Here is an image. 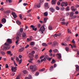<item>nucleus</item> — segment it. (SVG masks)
Masks as SVG:
<instances>
[{"label": "nucleus", "mask_w": 79, "mask_h": 79, "mask_svg": "<svg viewBox=\"0 0 79 79\" xmlns=\"http://www.w3.org/2000/svg\"><path fill=\"white\" fill-rule=\"evenodd\" d=\"M30 69L32 70V72H35V71L37 69V66L35 65H31L30 67Z\"/></svg>", "instance_id": "f257e3e1"}, {"label": "nucleus", "mask_w": 79, "mask_h": 79, "mask_svg": "<svg viewBox=\"0 0 79 79\" xmlns=\"http://www.w3.org/2000/svg\"><path fill=\"white\" fill-rule=\"evenodd\" d=\"M27 3H24L23 4V6H27Z\"/></svg>", "instance_id": "13d9d810"}, {"label": "nucleus", "mask_w": 79, "mask_h": 79, "mask_svg": "<svg viewBox=\"0 0 79 79\" xmlns=\"http://www.w3.org/2000/svg\"><path fill=\"white\" fill-rule=\"evenodd\" d=\"M56 10H60V7L58 6H56Z\"/></svg>", "instance_id": "72a5a7b5"}, {"label": "nucleus", "mask_w": 79, "mask_h": 79, "mask_svg": "<svg viewBox=\"0 0 79 79\" xmlns=\"http://www.w3.org/2000/svg\"><path fill=\"white\" fill-rule=\"evenodd\" d=\"M35 58H36V59H37V58H38V55H36L35 56Z\"/></svg>", "instance_id": "0e129e2a"}, {"label": "nucleus", "mask_w": 79, "mask_h": 79, "mask_svg": "<svg viewBox=\"0 0 79 79\" xmlns=\"http://www.w3.org/2000/svg\"><path fill=\"white\" fill-rule=\"evenodd\" d=\"M53 67L52 66L51 67H50V70L51 71H52L53 70Z\"/></svg>", "instance_id": "79ce46f5"}, {"label": "nucleus", "mask_w": 79, "mask_h": 79, "mask_svg": "<svg viewBox=\"0 0 79 79\" xmlns=\"http://www.w3.org/2000/svg\"><path fill=\"white\" fill-rule=\"evenodd\" d=\"M53 52L55 53H56L58 52L57 49H55L53 50Z\"/></svg>", "instance_id": "ea45409f"}, {"label": "nucleus", "mask_w": 79, "mask_h": 79, "mask_svg": "<svg viewBox=\"0 0 79 79\" xmlns=\"http://www.w3.org/2000/svg\"><path fill=\"white\" fill-rule=\"evenodd\" d=\"M17 69V67H15L14 68V67H12L11 68V70L13 72H16V69Z\"/></svg>", "instance_id": "6e6552de"}, {"label": "nucleus", "mask_w": 79, "mask_h": 79, "mask_svg": "<svg viewBox=\"0 0 79 79\" xmlns=\"http://www.w3.org/2000/svg\"><path fill=\"white\" fill-rule=\"evenodd\" d=\"M45 29L44 27V26H42L40 28V33L43 35H44V31Z\"/></svg>", "instance_id": "7ed1b4c3"}, {"label": "nucleus", "mask_w": 79, "mask_h": 79, "mask_svg": "<svg viewBox=\"0 0 79 79\" xmlns=\"http://www.w3.org/2000/svg\"><path fill=\"white\" fill-rule=\"evenodd\" d=\"M23 72L24 74H26L27 73V71L26 70L23 71Z\"/></svg>", "instance_id": "6ab92c4d"}, {"label": "nucleus", "mask_w": 79, "mask_h": 79, "mask_svg": "<svg viewBox=\"0 0 79 79\" xmlns=\"http://www.w3.org/2000/svg\"><path fill=\"white\" fill-rule=\"evenodd\" d=\"M72 43H73L74 44H75V41H74V39L72 40Z\"/></svg>", "instance_id": "e2e57ef3"}, {"label": "nucleus", "mask_w": 79, "mask_h": 79, "mask_svg": "<svg viewBox=\"0 0 79 79\" xmlns=\"http://www.w3.org/2000/svg\"><path fill=\"white\" fill-rule=\"evenodd\" d=\"M5 46H4L3 48L4 50H9L11 47L10 45H5Z\"/></svg>", "instance_id": "20e7f679"}, {"label": "nucleus", "mask_w": 79, "mask_h": 79, "mask_svg": "<svg viewBox=\"0 0 79 79\" xmlns=\"http://www.w3.org/2000/svg\"><path fill=\"white\" fill-rule=\"evenodd\" d=\"M33 49H34V50H37L38 51V49H37V48H36V47H34L33 48Z\"/></svg>", "instance_id": "3c124183"}, {"label": "nucleus", "mask_w": 79, "mask_h": 79, "mask_svg": "<svg viewBox=\"0 0 79 79\" xmlns=\"http://www.w3.org/2000/svg\"><path fill=\"white\" fill-rule=\"evenodd\" d=\"M20 31L21 32V33H22V32H23V28H21V29H20Z\"/></svg>", "instance_id": "7c9ffc66"}, {"label": "nucleus", "mask_w": 79, "mask_h": 79, "mask_svg": "<svg viewBox=\"0 0 79 79\" xmlns=\"http://www.w3.org/2000/svg\"><path fill=\"white\" fill-rule=\"evenodd\" d=\"M50 10L53 13L55 11V9L52 7H51L49 8Z\"/></svg>", "instance_id": "f8f14e48"}, {"label": "nucleus", "mask_w": 79, "mask_h": 79, "mask_svg": "<svg viewBox=\"0 0 79 79\" xmlns=\"http://www.w3.org/2000/svg\"><path fill=\"white\" fill-rule=\"evenodd\" d=\"M64 7H62L61 8V10H64Z\"/></svg>", "instance_id": "774afa93"}, {"label": "nucleus", "mask_w": 79, "mask_h": 79, "mask_svg": "<svg viewBox=\"0 0 79 79\" xmlns=\"http://www.w3.org/2000/svg\"><path fill=\"white\" fill-rule=\"evenodd\" d=\"M76 70L77 71L79 70V66L78 65H76Z\"/></svg>", "instance_id": "aec40b11"}, {"label": "nucleus", "mask_w": 79, "mask_h": 79, "mask_svg": "<svg viewBox=\"0 0 79 79\" xmlns=\"http://www.w3.org/2000/svg\"><path fill=\"white\" fill-rule=\"evenodd\" d=\"M70 16L71 17H72V16H73L74 15V13L72 12H71V13H70Z\"/></svg>", "instance_id": "f704fd0d"}, {"label": "nucleus", "mask_w": 79, "mask_h": 79, "mask_svg": "<svg viewBox=\"0 0 79 79\" xmlns=\"http://www.w3.org/2000/svg\"><path fill=\"white\" fill-rule=\"evenodd\" d=\"M56 56L58 59H61V54H59V53H58L57 54H56Z\"/></svg>", "instance_id": "1a4fd4ad"}, {"label": "nucleus", "mask_w": 79, "mask_h": 79, "mask_svg": "<svg viewBox=\"0 0 79 79\" xmlns=\"http://www.w3.org/2000/svg\"><path fill=\"white\" fill-rule=\"evenodd\" d=\"M35 7L36 8H40V2L35 4Z\"/></svg>", "instance_id": "0eeeda50"}, {"label": "nucleus", "mask_w": 79, "mask_h": 79, "mask_svg": "<svg viewBox=\"0 0 79 79\" xmlns=\"http://www.w3.org/2000/svg\"><path fill=\"white\" fill-rule=\"evenodd\" d=\"M42 45L44 46L47 47L48 46L47 44L45 43H43L42 44Z\"/></svg>", "instance_id": "412c9836"}, {"label": "nucleus", "mask_w": 79, "mask_h": 79, "mask_svg": "<svg viewBox=\"0 0 79 79\" xmlns=\"http://www.w3.org/2000/svg\"><path fill=\"white\" fill-rule=\"evenodd\" d=\"M48 15V12H46L44 13V15L45 16H47Z\"/></svg>", "instance_id": "4be33fe9"}, {"label": "nucleus", "mask_w": 79, "mask_h": 79, "mask_svg": "<svg viewBox=\"0 0 79 79\" xmlns=\"http://www.w3.org/2000/svg\"><path fill=\"white\" fill-rule=\"evenodd\" d=\"M5 66H6V68H9V66H8V64H6L5 65Z\"/></svg>", "instance_id": "09e8293b"}, {"label": "nucleus", "mask_w": 79, "mask_h": 79, "mask_svg": "<svg viewBox=\"0 0 79 79\" xmlns=\"http://www.w3.org/2000/svg\"><path fill=\"white\" fill-rule=\"evenodd\" d=\"M56 0H53L52 2V3L53 5H55L56 3Z\"/></svg>", "instance_id": "2eb2a0df"}, {"label": "nucleus", "mask_w": 79, "mask_h": 79, "mask_svg": "<svg viewBox=\"0 0 79 79\" xmlns=\"http://www.w3.org/2000/svg\"><path fill=\"white\" fill-rule=\"evenodd\" d=\"M6 20L4 18L2 19V24H4L5 23H6Z\"/></svg>", "instance_id": "ddd939ff"}, {"label": "nucleus", "mask_w": 79, "mask_h": 79, "mask_svg": "<svg viewBox=\"0 0 79 79\" xmlns=\"http://www.w3.org/2000/svg\"><path fill=\"white\" fill-rule=\"evenodd\" d=\"M22 62V59H20L19 60V64H21V63Z\"/></svg>", "instance_id": "49530a36"}, {"label": "nucleus", "mask_w": 79, "mask_h": 79, "mask_svg": "<svg viewBox=\"0 0 79 79\" xmlns=\"http://www.w3.org/2000/svg\"><path fill=\"white\" fill-rule=\"evenodd\" d=\"M7 54L10 55V56H12V55H13V54H11V51H7Z\"/></svg>", "instance_id": "4468645a"}, {"label": "nucleus", "mask_w": 79, "mask_h": 79, "mask_svg": "<svg viewBox=\"0 0 79 79\" xmlns=\"http://www.w3.org/2000/svg\"><path fill=\"white\" fill-rule=\"evenodd\" d=\"M19 17L21 19H22V15L21 14H20Z\"/></svg>", "instance_id": "5fc2aeb1"}, {"label": "nucleus", "mask_w": 79, "mask_h": 79, "mask_svg": "<svg viewBox=\"0 0 79 79\" xmlns=\"http://www.w3.org/2000/svg\"><path fill=\"white\" fill-rule=\"evenodd\" d=\"M65 4V3L63 2L61 3V6H64Z\"/></svg>", "instance_id": "2f4dec72"}, {"label": "nucleus", "mask_w": 79, "mask_h": 79, "mask_svg": "<svg viewBox=\"0 0 79 79\" xmlns=\"http://www.w3.org/2000/svg\"><path fill=\"white\" fill-rule=\"evenodd\" d=\"M14 64L15 66H18V64H16V62H15V61H14Z\"/></svg>", "instance_id": "473e14b6"}, {"label": "nucleus", "mask_w": 79, "mask_h": 79, "mask_svg": "<svg viewBox=\"0 0 79 79\" xmlns=\"http://www.w3.org/2000/svg\"><path fill=\"white\" fill-rule=\"evenodd\" d=\"M45 57H46V59L48 60L49 58V57L48 55H46V56H45Z\"/></svg>", "instance_id": "a18cd8bd"}, {"label": "nucleus", "mask_w": 79, "mask_h": 79, "mask_svg": "<svg viewBox=\"0 0 79 79\" xmlns=\"http://www.w3.org/2000/svg\"><path fill=\"white\" fill-rule=\"evenodd\" d=\"M16 23L18 25H20V24H21V23L19 20H17L16 21Z\"/></svg>", "instance_id": "393cba45"}, {"label": "nucleus", "mask_w": 79, "mask_h": 79, "mask_svg": "<svg viewBox=\"0 0 79 79\" xmlns=\"http://www.w3.org/2000/svg\"><path fill=\"white\" fill-rule=\"evenodd\" d=\"M55 63V61L54 60V59H53L52 61L51 62V63L52 64H54Z\"/></svg>", "instance_id": "e433bc0d"}, {"label": "nucleus", "mask_w": 79, "mask_h": 79, "mask_svg": "<svg viewBox=\"0 0 79 79\" xmlns=\"http://www.w3.org/2000/svg\"><path fill=\"white\" fill-rule=\"evenodd\" d=\"M39 72H36V73L35 74V76H37L39 75Z\"/></svg>", "instance_id": "de8ad7c7"}, {"label": "nucleus", "mask_w": 79, "mask_h": 79, "mask_svg": "<svg viewBox=\"0 0 79 79\" xmlns=\"http://www.w3.org/2000/svg\"><path fill=\"white\" fill-rule=\"evenodd\" d=\"M48 29L50 30H51L52 29V27L51 26H49L48 27Z\"/></svg>", "instance_id": "c756f323"}, {"label": "nucleus", "mask_w": 79, "mask_h": 79, "mask_svg": "<svg viewBox=\"0 0 79 79\" xmlns=\"http://www.w3.org/2000/svg\"><path fill=\"white\" fill-rule=\"evenodd\" d=\"M47 18H44V23H46V22H47Z\"/></svg>", "instance_id": "bb28decb"}, {"label": "nucleus", "mask_w": 79, "mask_h": 79, "mask_svg": "<svg viewBox=\"0 0 79 79\" xmlns=\"http://www.w3.org/2000/svg\"><path fill=\"white\" fill-rule=\"evenodd\" d=\"M70 10L69 7V6H68L66 8V10L67 11H69Z\"/></svg>", "instance_id": "603ef678"}, {"label": "nucleus", "mask_w": 79, "mask_h": 79, "mask_svg": "<svg viewBox=\"0 0 79 79\" xmlns=\"http://www.w3.org/2000/svg\"><path fill=\"white\" fill-rule=\"evenodd\" d=\"M77 16L76 15L74 16H73L71 18V19H75V18H77Z\"/></svg>", "instance_id": "cd10ccee"}, {"label": "nucleus", "mask_w": 79, "mask_h": 79, "mask_svg": "<svg viewBox=\"0 0 79 79\" xmlns=\"http://www.w3.org/2000/svg\"><path fill=\"white\" fill-rule=\"evenodd\" d=\"M32 38H30L29 39L27 38V42H31V40H32Z\"/></svg>", "instance_id": "f3484780"}, {"label": "nucleus", "mask_w": 79, "mask_h": 79, "mask_svg": "<svg viewBox=\"0 0 79 79\" xmlns=\"http://www.w3.org/2000/svg\"><path fill=\"white\" fill-rule=\"evenodd\" d=\"M62 46H67V44H62Z\"/></svg>", "instance_id": "bf43d9fd"}, {"label": "nucleus", "mask_w": 79, "mask_h": 79, "mask_svg": "<svg viewBox=\"0 0 79 79\" xmlns=\"http://www.w3.org/2000/svg\"><path fill=\"white\" fill-rule=\"evenodd\" d=\"M12 44V40L10 39H8L7 40V43L5 44V45H8L10 44Z\"/></svg>", "instance_id": "f03ea898"}, {"label": "nucleus", "mask_w": 79, "mask_h": 79, "mask_svg": "<svg viewBox=\"0 0 79 79\" xmlns=\"http://www.w3.org/2000/svg\"><path fill=\"white\" fill-rule=\"evenodd\" d=\"M73 47H74V48H76V46L75 44H73Z\"/></svg>", "instance_id": "680f3d73"}, {"label": "nucleus", "mask_w": 79, "mask_h": 79, "mask_svg": "<svg viewBox=\"0 0 79 79\" xmlns=\"http://www.w3.org/2000/svg\"><path fill=\"white\" fill-rule=\"evenodd\" d=\"M30 27L31 28H32V29L33 31H37V28H35V26H34L33 25H31V26Z\"/></svg>", "instance_id": "423d86ee"}, {"label": "nucleus", "mask_w": 79, "mask_h": 79, "mask_svg": "<svg viewBox=\"0 0 79 79\" xmlns=\"http://www.w3.org/2000/svg\"><path fill=\"white\" fill-rule=\"evenodd\" d=\"M65 49L67 51H68L69 50V48L68 47H66Z\"/></svg>", "instance_id": "c03bdc74"}, {"label": "nucleus", "mask_w": 79, "mask_h": 79, "mask_svg": "<svg viewBox=\"0 0 79 79\" xmlns=\"http://www.w3.org/2000/svg\"><path fill=\"white\" fill-rule=\"evenodd\" d=\"M29 47V45H27L25 47V48H28Z\"/></svg>", "instance_id": "4d7b16f0"}, {"label": "nucleus", "mask_w": 79, "mask_h": 79, "mask_svg": "<svg viewBox=\"0 0 79 79\" xmlns=\"http://www.w3.org/2000/svg\"><path fill=\"white\" fill-rule=\"evenodd\" d=\"M12 14L14 18H17V15H16L15 13L13 12L12 13Z\"/></svg>", "instance_id": "9b49d317"}, {"label": "nucleus", "mask_w": 79, "mask_h": 79, "mask_svg": "<svg viewBox=\"0 0 79 79\" xmlns=\"http://www.w3.org/2000/svg\"><path fill=\"white\" fill-rule=\"evenodd\" d=\"M65 3V6H68V4L67 2H66Z\"/></svg>", "instance_id": "69168bd1"}, {"label": "nucleus", "mask_w": 79, "mask_h": 79, "mask_svg": "<svg viewBox=\"0 0 79 79\" xmlns=\"http://www.w3.org/2000/svg\"><path fill=\"white\" fill-rule=\"evenodd\" d=\"M1 55H5V52L3 51H2L1 52Z\"/></svg>", "instance_id": "a878e982"}, {"label": "nucleus", "mask_w": 79, "mask_h": 79, "mask_svg": "<svg viewBox=\"0 0 79 79\" xmlns=\"http://www.w3.org/2000/svg\"><path fill=\"white\" fill-rule=\"evenodd\" d=\"M31 11H32V9L29 10L27 11V13H30V12H31Z\"/></svg>", "instance_id": "58836bf2"}, {"label": "nucleus", "mask_w": 79, "mask_h": 79, "mask_svg": "<svg viewBox=\"0 0 79 79\" xmlns=\"http://www.w3.org/2000/svg\"><path fill=\"white\" fill-rule=\"evenodd\" d=\"M16 58V60L17 61H19V59L18 57H17Z\"/></svg>", "instance_id": "864d4df0"}, {"label": "nucleus", "mask_w": 79, "mask_h": 79, "mask_svg": "<svg viewBox=\"0 0 79 79\" xmlns=\"http://www.w3.org/2000/svg\"><path fill=\"white\" fill-rule=\"evenodd\" d=\"M60 2H58L57 3V4L58 5H60Z\"/></svg>", "instance_id": "338daca9"}, {"label": "nucleus", "mask_w": 79, "mask_h": 79, "mask_svg": "<svg viewBox=\"0 0 79 79\" xmlns=\"http://www.w3.org/2000/svg\"><path fill=\"white\" fill-rule=\"evenodd\" d=\"M43 2H44V0H40V4H43Z\"/></svg>", "instance_id": "c85d7f7f"}, {"label": "nucleus", "mask_w": 79, "mask_h": 79, "mask_svg": "<svg viewBox=\"0 0 79 79\" xmlns=\"http://www.w3.org/2000/svg\"><path fill=\"white\" fill-rule=\"evenodd\" d=\"M24 48H23L20 49L19 50V52H23V51H24Z\"/></svg>", "instance_id": "dca6fc26"}, {"label": "nucleus", "mask_w": 79, "mask_h": 79, "mask_svg": "<svg viewBox=\"0 0 79 79\" xmlns=\"http://www.w3.org/2000/svg\"><path fill=\"white\" fill-rule=\"evenodd\" d=\"M16 40H19V36H17L16 37Z\"/></svg>", "instance_id": "8fccbe9b"}, {"label": "nucleus", "mask_w": 79, "mask_h": 79, "mask_svg": "<svg viewBox=\"0 0 79 79\" xmlns=\"http://www.w3.org/2000/svg\"><path fill=\"white\" fill-rule=\"evenodd\" d=\"M22 36L23 37H25L26 36V34L25 33H23L22 34Z\"/></svg>", "instance_id": "a211bd4d"}, {"label": "nucleus", "mask_w": 79, "mask_h": 79, "mask_svg": "<svg viewBox=\"0 0 79 79\" xmlns=\"http://www.w3.org/2000/svg\"><path fill=\"white\" fill-rule=\"evenodd\" d=\"M29 58L30 59L28 60V61L29 62V63H32V61H33V58H32V57H31V56H29Z\"/></svg>", "instance_id": "9d476101"}, {"label": "nucleus", "mask_w": 79, "mask_h": 79, "mask_svg": "<svg viewBox=\"0 0 79 79\" xmlns=\"http://www.w3.org/2000/svg\"><path fill=\"white\" fill-rule=\"evenodd\" d=\"M17 34H18V35L19 36H21V33H20V32H19L17 33Z\"/></svg>", "instance_id": "052dcab7"}, {"label": "nucleus", "mask_w": 79, "mask_h": 79, "mask_svg": "<svg viewBox=\"0 0 79 79\" xmlns=\"http://www.w3.org/2000/svg\"><path fill=\"white\" fill-rule=\"evenodd\" d=\"M44 69H45L44 68L40 69V72L44 71Z\"/></svg>", "instance_id": "6e6d98bb"}, {"label": "nucleus", "mask_w": 79, "mask_h": 79, "mask_svg": "<svg viewBox=\"0 0 79 79\" xmlns=\"http://www.w3.org/2000/svg\"><path fill=\"white\" fill-rule=\"evenodd\" d=\"M44 6V8L46 9H47L50 7L49 6H48V3H45Z\"/></svg>", "instance_id": "39448f33"}, {"label": "nucleus", "mask_w": 79, "mask_h": 79, "mask_svg": "<svg viewBox=\"0 0 79 79\" xmlns=\"http://www.w3.org/2000/svg\"><path fill=\"white\" fill-rule=\"evenodd\" d=\"M34 45V42H31L30 44V45L31 46H33V45Z\"/></svg>", "instance_id": "5701e85b"}, {"label": "nucleus", "mask_w": 79, "mask_h": 79, "mask_svg": "<svg viewBox=\"0 0 79 79\" xmlns=\"http://www.w3.org/2000/svg\"><path fill=\"white\" fill-rule=\"evenodd\" d=\"M61 24L63 25H66V23L64 22H61Z\"/></svg>", "instance_id": "4c0bfd02"}, {"label": "nucleus", "mask_w": 79, "mask_h": 79, "mask_svg": "<svg viewBox=\"0 0 79 79\" xmlns=\"http://www.w3.org/2000/svg\"><path fill=\"white\" fill-rule=\"evenodd\" d=\"M28 76L29 77H29V79H32V76H31V75H28Z\"/></svg>", "instance_id": "37998d69"}, {"label": "nucleus", "mask_w": 79, "mask_h": 79, "mask_svg": "<svg viewBox=\"0 0 79 79\" xmlns=\"http://www.w3.org/2000/svg\"><path fill=\"white\" fill-rule=\"evenodd\" d=\"M6 1L7 2H9V3H11L12 2V0H6Z\"/></svg>", "instance_id": "c9c22d12"}, {"label": "nucleus", "mask_w": 79, "mask_h": 79, "mask_svg": "<svg viewBox=\"0 0 79 79\" xmlns=\"http://www.w3.org/2000/svg\"><path fill=\"white\" fill-rule=\"evenodd\" d=\"M4 13H6V14H8V13H10V10H7L5 11Z\"/></svg>", "instance_id": "b1692460"}, {"label": "nucleus", "mask_w": 79, "mask_h": 79, "mask_svg": "<svg viewBox=\"0 0 79 79\" xmlns=\"http://www.w3.org/2000/svg\"><path fill=\"white\" fill-rule=\"evenodd\" d=\"M68 32L69 33L71 34V30L69 29H68Z\"/></svg>", "instance_id": "a19ab883"}]
</instances>
